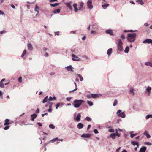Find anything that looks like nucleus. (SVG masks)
<instances>
[{
	"instance_id": "obj_58",
	"label": "nucleus",
	"mask_w": 152,
	"mask_h": 152,
	"mask_svg": "<svg viewBox=\"0 0 152 152\" xmlns=\"http://www.w3.org/2000/svg\"><path fill=\"white\" fill-rule=\"evenodd\" d=\"M4 14V13L2 11L0 10V15H3Z\"/></svg>"
},
{
	"instance_id": "obj_41",
	"label": "nucleus",
	"mask_w": 152,
	"mask_h": 152,
	"mask_svg": "<svg viewBox=\"0 0 152 152\" xmlns=\"http://www.w3.org/2000/svg\"><path fill=\"white\" fill-rule=\"evenodd\" d=\"M22 77H20L18 79V82L20 83H21L22 82Z\"/></svg>"
},
{
	"instance_id": "obj_10",
	"label": "nucleus",
	"mask_w": 152,
	"mask_h": 152,
	"mask_svg": "<svg viewBox=\"0 0 152 152\" xmlns=\"http://www.w3.org/2000/svg\"><path fill=\"white\" fill-rule=\"evenodd\" d=\"M5 79L3 78V79L0 82V87L1 88H4V84L3 83V81H5Z\"/></svg>"
},
{
	"instance_id": "obj_43",
	"label": "nucleus",
	"mask_w": 152,
	"mask_h": 152,
	"mask_svg": "<svg viewBox=\"0 0 152 152\" xmlns=\"http://www.w3.org/2000/svg\"><path fill=\"white\" fill-rule=\"evenodd\" d=\"M84 3L83 2H81L80 4V8H82L84 5Z\"/></svg>"
},
{
	"instance_id": "obj_40",
	"label": "nucleus",
	"mask_w": 152,
	"mask_h": 152,
	"mask_svg": "<svg viewBox=\"0 0 152 152\" xmlns=\"http://www.w3.org/2000/svg\"><path fill=\"white\" fill-rule=\"evenodd\" d=\"M60 103H57V104L56 105V109H57L58 108V107H59L60 106Z\"/></svg>"
},
{
	"instance_id": "obj_1",
	"label": "nucleus",
	"mask_w": 152,
	"mask_h": 152,
	"mask_svg": "<svg viewBox=\"0 0 152 152\" xmlns=\"http://www.w3.org/2000/svg\"><path fill=\"white\" fill-rule=\"evenodd\" d=\"M84 102V101L82 100L76 99L74 101L73 103V104L75 107L78 108L80 107L82 103Z\"/></svg>"
},
{
	"instance_id": "obj_47",
	"label": "nucleus",
	"mask_w": 152,
	"mask_h": 152,
	"mask_svg": "<svg viewBox=\"0 0 152 152\" xmlns=\"http://www.w3.org/2000/svg\"><path fill=\"white\" fill-rule=\"evenodd\" d=\"M48 100L50 101H52L53 100V98L52 97L50 96L49 97Z\"/></svg>"
},
{
	"instance_id": "obj_29",
	"label": "nucleus",
	"mask_w": 152,
	"mask_h": 152,
	"mask_svg": "<svg viewBox=\"0 0 152 152\" xmlns=\"http://www.w3.org/2000/svg\"><path fill=\"white\" fill-rule=\"evenodd\" d=\"M59 4H60V3H55V4H50V5L52 7H54L56 6H58Z\"/></svg>"
},
{
	"instance_id": "obj_25",
	"label": "nucleus",
	"mask_w": 152,
	"mask_h": 152,
	"mask_svg": "<svg viewBox=\"0 0 152 152\" xmlns=\"http://www.w3.org/2000/svg\"><path fill=\"white\" fill-rule=\"evenodd\" d=\"M112 49L111 48H110L108 49L107 51V54L108 55H110L112 53Z\"/></svg>"
},
{
	"instance_id": "obj_50",
	"label": "nucleus",
	"mask_w": 152,
	"mask_h": 152,
	"mask_svg": "<svg viewBox=\"0 0 152 152\" xmlns=\"http://www.w3.org/2000/svg\"><path fill=\"white\" fill-rule=\"evenodd\" d=\"M48 114V113H44V114H42V117H43L44 116V115H47Z\"/></svg>"
},
{
	"instance_id": "obj_35",
	"label": "nucleus",
	"mask_w": 152,
	"mask_h": 152,
	"mask_svg": "<svg viewBox=\"0 0 152 152\" xmlns=\"http://www.w3.org/2000/svg\"><path fill=\"white\" fill-rule=\"evenodd\" d=\"M74 85H75V88L74 90L70 91V92H72L73 91H75V90H77V86L76 83L75 82H74Z\"/></svg>"
},
{
	"instance_id": "obj_53",
	"label": "nucleus",
	"mask_w": 152,
	"mask_h": 152,
	"mask_svg": "<svg viewBox=\"0 0 152 152\" xmlns=\"http://www.w3.org/2000/svg\"><path fill=\"white\" fill-rule=\"evenodd\" d=\"M37 124L39 125V126H42V124L39 122H38L37 123Z\"/></svg>"
},
{
	"instance_id": "obj_26",
	"label": "nucleus",
	"mask_w": 152,
	"mask_h": 152,
	"mask_svg": "<svg viewBox=\"0 0 152 152\" xmlns=\"http://www.w3.org/2000/svg\"><path fill=\"white\" fill-rule=\"evenodd\" d=\"M28 50H32L33 48L32 47V45L31 44H28Z\"/></svg>"
},
{
	"instance_id": "obj_36",
	"label": "nucleus",
	"mask_w": 152,
	"mask_h": 152,
	"mask_svg": "<svg viewBox=\"0 0 152 152\" xmlns=\"http://www.w3.org/2000/svg\"><path fill=\"white\" fill-rule=\"evenodd\" d=\"M150 118H152V115H147L146 117V118L147 119Z\"/></svg>"
},
{
	"instance_id": "obj_5",
	"label": "nucleus",
	"mask_w": 152,
	"mask_h": 152,
	"mask_svg": "<svg viewBox=\"0 0 152 152\" xmlns=\"http://www.w3.org/2000/svg\"><path fill=\"white\" fill-rule=\"evenodd\" d=\"M121 110H118L117 112V114H118H118V115L119 116L122 118H124L125 116V113L124 112L121 113Z\"/></svg>"
},
{
	"instance_id": "obj_48",
	"label": "nucleus",
	"mask_w": 152,
	"mask_h": 152,
	"mask_svg": "<svg viewBox=\"0 0 152 152\" xmlns=\"http://www.w3.org/2000/svg\"><path fill=\"white\" fill-rule=\"evenodd\" d=\"M94 133L95 134H97L99 133L98 131L96 129H94Z\"/></svg>"
},
{
	"instance_id": "obj_24",
	"label": "nucleus",
	"mask_w": 152,
	"mask_h": 152,
	"mask_svg": "<svg viewBox=\"0 0 152 152\" xmlns=\"http://www.w3.org/2000/svg\"><path fill=\"white\" fill-rule=\"evenodd\" d=\"M77 4H74L73 5V6L75 9L74 10L76 12H77L78 10V9L77 7Z\"/></svg>"
},
{
	"instance_id": "obj_46",
	"label": "nucleus",
	"mask_w": 152,
	"mask_h": 152,
	"mask_svg": "<svg viewBox=\"0 0 152 152\" xmlns=\"http://www.w3.org/2000/svg\"><path fill=\"white\" fill-rule=\"evenodd\" d=\"M134 90V89L133 88L130 91V92L131 93H132L133 95H134V93L133 92V91Z\"/></svg>"
},
{
	"instance_id": "obj_64",
	"label": "nucleus",
	"mask_w": 152,
	"mask_h": 152,
	"mask_svg": "<svg viewBox=\"0 0 152 152\" xmlns=\"http://www.w3.org/2000/svg\"><path fill=\"white\" fill-rule=\"evenodd\" d=\"M5 32V31L4 30L2 31H1L0 32L1 34H2L4 33Z\"/></svg>"
},
{
	"instance_id": "obj_17",
	"label": "nucleus",
	"mask_w": 152,
	"mask_h": 152,
	"mask_svg": "<svg viewBox=\"0 0 152 152\" xmlns=\"http://www.w3.org/2000/svg\"><path fill=\"white\" fill-rule=\"evenodd\" d=\"M83 126H84L83 124L81 123H78L77 126V128L79 129H80L83 128Z\"/></svg>"
},
{
	"instance_id": "obj_9",
	"label": "nucleus",
	"mask_w": 152,
	"mask_h": 152,
	"mask_svg": "<svg viewBox=\"0 0 152 152\" xmlns=\"http://www.w3.org/2000/svg\"><path fill=\"white\" fill-rule=\"evenodd\" d=\"M91 134H83L81 136L82 137L89 138L91 136Z\"/></svg>"
},
{
	"instance_id": "obj_49",
	"label": "nucleus",
	"mask_w": 152,
	"mask_h": 152,
	"mask_svg": "<svg viewBox=\"0 0 152 152\" xmlns=\"http://www.w3.org/2000/svg\"><path fill=\"white\" fill-rule=\"evenodd\" d=\"M87 97L88 98H92V95L91 94H89L87 95Z\"/></svg>"
},
{
	"instance_id": "obj_28",
	"label": "nucleus",
	"mask_w": 152,
	"mask_h": 152,
	"mask_svg": "<svg viewBox=\"0 0 152 152\" xmlns=\"http://www.w3.org/2000/svg\"><path fill=\"white\" fill-rule=\"evenodd\" d=\"M48 96H47L46 97H45L44 99H43V101H42V103H44L48 101Z\"/></svg>"
},
{
	"instance_id": "obj_30",
	"label": "nucleus",
	"mask_w": 152,
	"mask_h": 152,
	"mask_svg": "<svg viewBox=\"0 0 152 152\" xmlns=\"http://www.w3.org/2000/svg\"><path fill=\"white\" fill-rule=\"evenodd\" d=\"M110 136L113 139H114L115 138V134L114 133H112L110 134Z\"/></svg>"
},
{
	"instance_id": "obj_27",
	"label": "nucleus",
	"mask_w": 152,
	"mask_h": 152,
	"mask_svg": "<svg viewBox=\"0 0 152 152\" xmlns=\"http://www.w3.org/2000/svg\"><path fill=\"white\" fill-rule=\"evenodd\" d=\"M92 98H96L99 97V95L98 94H92Z\"/></svg>"
},
{
	"instance_id": "obj_62",
	"label": "nucleus",
	"mask_w": 152,
	"mask_h": 152,
	"mask_svg": "<svg viewBox=\"0 0 152 152\" xmlns=\"http://www.w3.org/2000/svg\"><path fill=\"white\" fill-rule=\"evenodd\" d=\"M48 111L49 112H51L52 111V109L51 108H49V109L48 110Z\"/></svg>"
},
{
	"instance_id": "obj_34",
	"label": "nucleus",
	"mask_w": 152,
	"mask_h": 152,
	"mask_svg": "<svg viewBox=\"0 0 152 152\" xmlns=\"http://www.w3.org/2000/svg\"><path fill=\"white\" fill-rule=\"evenodd\" d=\"M77 75L80 78V81H82L83 80V77L82 76L80 75L79 74H77Z\"/></svg>"
},
{
	"instance_id": "obj_11",
	"label": "nucleus",
	"mask_w": 152,
	"mask_h": 152,
	"mask_svg": "<svg viewBox=\"0 0 152 152\" xmlns=\"http://www.w3.org/2000/svg\"><path fill=\"white\" fill-rule=\"evenodd\" d=\"M146 150V147L145 146H143L140 149L139 152H145Z\"/></svg>"
},
{
	"instance_id": "obj_56",
	"label": "nucleus",
	"mask_w": 152,
	"mask_h": 152,
	"mask_svg": "<svg viewBox=\"0 0 152 152\" xmlns=\"http://www.w3.org/2000/svg\"><path fill=\"white\" fill-rule=\"evenodd\" d=\"M71 99V98L70 97H67L66 98V99L67 101H70Z\"/></svg>"
},
{
	"instance_id": "obj_57",
	"label": "nucleus",
	"mask_w": 152,
	"mask_h": 152,
	"mask_svg": "<svg viewBox=\"0 0 152 152\" xmlns=\"http://www.w3.org/2000/svg\"><path fill=\"white\" fill-rule=\"evenodd\" d=\"M26 53V50H24L23 54L25 55Z\"/></svg>"
},
{
	"instance_id": "obj_51",
	"label": "nucleus",
	"mask_w": 152,
	"mask_h": 152,
	"mask_svg": "<svg viewBox=\"0 0 152 152\" xmlns=\"http://www.w3.org/2000/svg\"><path fill=\"white\" fill-rule=\"evenodd\" d=\"M59 32H56L55 33V35H59Z\"/></svg>"
},
{
	"instance_id": "obj_23",
	"label": "nucleus",
	"mask_w": 152,
	"mask_h": 152,
	"mask_svg": "<svg viewBox=\"0 0 152 152\" xmlns=\"http://www.w3.org/2000/svg\"><path fill=\"white\" fill-rule=\"evenodd\" d=\"M60 10L59 9H57L56 10H55L53 11V13L54 14H56L59 13L60 12Z\"/></svg>"
},
{
	"instance_id": "obj_4",
	"label": "nucleus",
	"mask_w": 152,
	"mask_h": 152,
	"mask_svg": "<svg viewBox=\"0 0 152 152\" xmlns=\"http://www.w3.org/2000/svg\"><path fill=\"white\" fill-rule=\"evenodd\" d=\"M122 42L121 40L120 39L118 40V43H117V45L118 50L120 51H122L123 50L122 47Z\"/></svg>"
},
{
	"instance_id": "obj_63",
	"label": "nucleus",
	"mask_w": 152,
	"mask_h": 152,
	"mask_svg": "<svg viewBox=\"0 0 152 152\" xmlns=\"http://www.w3.org/2000/svg\"><path fill=\"white\" fill-rule=\"evenodd\" d=\"M91 127V125H89L88 126L87 128V130H88Z\"/></svg>"
},
{
	"instance_id": "obj_32",
	"label": "nucleus",
	"mask_w": 152,
	"mask_h": 152,
	"mask_svg": "<svg viewBox=\"0 0 152 152\" xmlns=\"http://www.w3.org/2000/svg\"><path fill=\"white\" fill-rule=\"evenodd\" d=\"M129 48L128 46L126 47L125 50H124V52L126 53H127L129 51Z\"/></svg>"
},
{
	"instance_id": "obj_18",
	"label": "nucleus",
	"mask_w": 152,
	"mask_h": 152,
	"mask_svg": "<svg viewBox=\"0 0 152 152\" xmlns=\"http://www.w3.org/2000/svg\"><path fill=\"white\" fill-rule=\"evenodd\" d=\"M131 143L134 146H135L136 145L137 147H138L139 146V144L138 142H135V141H132L131 142Z\"/></svg>"
},
{
	"instance_id": "obj_12",
	"label": "nucleus",
	"mask_w": 152,
	"mask_h": 152,
	"mask_svg": "<svg viewBox=\"0 0 152 152\" xmlns=\"http://www.w3.org/2000/svg\"><path fill=\"white\" fill-rule=\"evenodd\" d=\"M106 33L107 34H109L110 35H113V33L112 32V30L110 29L107 30L106 31Z\"/></svg>"
},
{
	"instance_id": "obj_44",
	"label": "nucleus",
	"mask_w": 152,
	"mask_h": 152,
	"mask_svg": "<svg viewBox=\"0 0 152 152\" xmlns=\"http://www.w3.org/2000/svg\"><path fill=\"white\" fill-rule=\"evenodd\" d=\"M86 120L88 121H90L91 120V118L90 117H86Z\"/></svg>"
},
{
	"instance_id": "obj_55",
	"label": "nucleus",
	"mask_w": 152,
	"mask_h": 152,
	"mask_svg": "<svg viewBox=\"0 0 152 152\" xmlns=\"http://www.w3.org/2000/svg\"><path fill=\"white\" fill-rule=\"evenodd\" d=\"M57 0H50V2H53L55 1H57Z\"/></svg>"
},
{
	"instance_id": "obj_8",
	"label": "nucleus",
	"mask_w": 152,
	"mask_h": 152,
	"mask_svg": "<svg viewBox=\"0 0 152 152\" xmlns=\"http://www.w3.org/2000/svg\"><path fill=\"white\" fill-rule=\"evenodd\" d=\"M72 59L73 61H78L80 60V58L74 54H72Z\"/></svg>"
},
{
	"instance_id": "obj_39",
	"label": "nucleus",
	"mask_w": 152,
	"mask_h": 152,
	"mask_svg": "<svg viewBox=\"0 0 152 152\" xmlns=\"http://www.w3.org/2000/svg\"><path fill=\"white\" fill-rule=\"evenodd\" d=\"M151 64V63L150 62H146L145 63L146 65L149 66H150Z\"/></svg>"
},
{
	"instance_id": "obj_2",
	"label": "nucleus",
	"mask_w": 152,
	"mask_h": 152,
	"mask_svg": "<svg viewBox=\"0 0 152 152\" xmlns=\"http://www.w3.org/2000/svg\"><path fill=\"white\" fill-rule=\"evenodd\" d=\"M127 40L130 42H133L135 40L136 34L135 33L128 34Z\"/></svg>"
},
{
	"instance_id": "obj_38",
	"label": "nucleus",
	"mask_w": 152,
	"mask_h": 152,
	"mask_svg": "<svg viewBox=\"0 0 152 152\" xmlns=\"http://www.w3.org/2000/svg\"><path fill=\"white\" fill-rule=\"evenodd\" d=\"M49 127L52 129H54L55 128V126L53 124H50L49 125Z\"/></svg>"
},
{
	"instance_id": "obj_42",
	"label": "nucleus",
	"mask_w": 152,
	"mask_h": 152,
	"mask_svg": "<svg viewBox=\"0 0 152 152\" xmlns=\"http://www.w3.org/2000/svg\"><path fill=\"white\" fill-rule=\"evenodd\" d=\"M151 88L150 87L148 86L146 90L148 91L149 92L151 90Z\"/></svg>"
},
{
	"instance_id": "obj_6",
	"label": "nucleus",
	"mask_w": 152,
	"mask_h": 152,
	"mask_svg": "<svg viewBox=\"0 0 152 152\" xmlns=\"http://www.w3.org/2000/svg\"><path fill=\"white\" fill-rule=\"evenodd\" d=\"M87 5L88 8L90 9H92L93 8V6L92 5V1L88 0L87 2Z\"/></svg>"
},
{
	"instance_id": "obj_37",
	"label": "nucleus",
	"mask_w": 152,
	"mask_h": 152,
	"mask_svg": "<svg viewBox=\"0 0 152 152\" xmlns=\"http://www.w3.org/2000/svg\"><path fill=\"white\" fill-rule=\"evenodd\" d=\"M118 102L117 101V100L115 99L114 100V102L113 104V106H115L116 105V104H117Z\"/></svg>"
},
{
	"instance_id": "obj_33",
	"label": "nucleus",
	"mask_w": 152,
	"mask_h": 152,
	"mask_svg": "<svg viewBox=\"0 0 152 152\" xmlns=\"http://www.w3.org/2000/svg\"><path fill=\"white\" fill-rule=\"evenodd\" d=\"M87 102L90 106H92L93 104V103L91 101H87Z\"/></svg>"
},
{
	"instance_id": "obj_61",
	"label": "nucleus",
	"mask_w": 152,
	"mask_h": 152,
	"mask_svg": "<svg viewBox=\"0 0 152 152\" xmlns=\"http://www.w3.org/2000/svg\"><path fill=\"white\" fill-rule=\"evenodd\" d=\"M96 33V32L94 31H91V34H92L94 33Z\"/></svg>"
},
{
	"instance_id": "obj_19",
	"label": "nucleus",
	"mask_w": 152,
	"mask_h": 152,
	"mask_svg": "<svg viewBox=\"0 0 152 152\" xmlns=\"http://www.w3.org/2000/svg\"><path fill=\"white\" fill-rule=\"evenodd\" d=\"M109 6V4L107 3H104L103 5H102V7L104 9H106L108 6Z\"/></svg>"
},
{
	"instance_id": "obj_3",
	"label": "nucleus",
	"mask_w": 152,
	"mask_h": 152,
	"mask_svg": "<svg viewBox=\"0 0 152 152\" xmlns=\"http://www.w3.org/2000/svg\"><path fill=\"white\" fill-rule=\"evenodd\" d=\"M11 124L10 120L9 119H7L5 120V123L4 124V126H7L4 128V129L5 130H7L10 127V126H8V125L10 124Z\"/></svg>"
},
{
	"instance_id": "obj_20",
	"label": "nucleus",
	"mask_w": 152,
	"mask_h": 152,
	"mask_svg": "<svg viewBox=\"0 0 152 152\" xmlns=\"http://www.w3.org/2000/svg\"><path fill=\"white\" fill-rule=\"evenodd\" d=\"M37 116V115L35 114H33L31 115V120L32 121H34V119Z\"/></svg>"
},
{
	"instance_id": "obj_52",
	"label": "nucleus",
	"mask_w": 152,
	"mask_h": 152,
	"mask_svg": "<svg viewBox=\"0 0 152 152\" xmlns=\"http://www.w3.org/2000/svg\"><path fill=\"white\" fill-rule=\"evenodd\" d=\"M121 38L122 39H125V37H124V35L123 34L121 35Z\"/></svg>"
},
{
	"instance_id": "obj_7",
	"label": "nucleus",
	"mask_w": 152,
	"mask_h": 152,
	"mask_svg": "<svg viewBox=\"0 0 152 152\" xmlns=\"http://www.w3.org/2000/svg\"><path fill=\"white\" fill-rule=\"evenodd\" d=\"M143 43H151L152 45V40L149 39H147L143 41Z\"/></svg>"
},
{
	"instance_id": "obj_45",
	"label": "nucleus",
	"mask_w": 152,
	"mask_h": 152,
	"mask_svg": "<svg viewBox=\"0 0 152 152\" xmlns=\"http://www.w3.org/2000/svg\"><path fill=\"white\" fill-rule=\"evenodd\" d=\"M145 144L147 145H151V144L149 142H146L145 143Z\"/></svg>"
},
{
	"instance_id": "obj_22",
	"label": "nucleus",
	"mask_w": 152,
	"mask_h": 152,
	"mask_svg": "<svg viewBox=\"0 0 152 152\" xmlns=\"http://www.w3.org/2000/svg\"><path fill=\"white\" fill-rule=\"evenodd\" d=\"M56 140H57V141H60V140H61V141H62L63 140V139H61V140H60L59 139H58V137H56V138L53 140H51L50 142H55L56 141Z\"/></svg>"
},
{
	"instance_id": "obj_54",
	"label": "nucleus",
	"mask_w": 152,
	"mask_h": 152,
	"mask_svg": "<svg viewBox=\"0 0 152 152\" xmlns=\"http://www.w3.org/2000/svg\"><path fill=\"white\" fill-rule=\"evenodd\" d=\"M86 38V36H84L82 38V40H85Z\"/></svg>"
},
{
	"instance_id": "obj_59",
	"label": "nucleus",
	"mask_w": 152,
	"mask_h": 152,
	"mask_svg": "<svg viewBox=\"0 0 152 152\" xmlns=\"http://www.w3.org/2000/svg\"><path fill=\"white\" fill-rule=\"evenodd\" d=\"M39 112V109L38 108L36 110V112L37 113H38Z\"/></svg>"
},
{
	"instance_id": "obj_21",
	"label": "nucleus",
	"mask_w": 152,
	"mask_h": 152,
	"mask_svg": "<svg viewBox=\"0 0 152 152\" xmlns=\"http://www.w3.org/2000/svg\"><path fill=\"white\" fill-rule=\"evenodd\" d=\"M144 135H145L148 138H149L151 137L150 136L148 133L147 131H145L144 132Z\"/></svg>"
},
{
	"instance_id": "obj_14",
	"label": "nucleus",
	"mask_w": 152,
	"mask_h": 152,
	"mask_svg": "<svg viewBox=\"0 0 152 152\" xmlns=\"http://www.w3.org/2000/svg\"><path fill=\"white\" fill-rule=\"evenodd\" d=\"M39 8L38 6L37 5V4L35 7L34 10L35 11L37 12V13L36 14V15L38 14H39Z\"/></svg>"
},
{
	"instance_id": "obj_13",
	"label": "nucleus",
	"mask_w": 152,
	"mask_h": 152,
	"mask_svg": "<svg viewBox=\"0 0 152 152\" xmlns=\"http://www.w3.org/2000/svg\"><path fill=\"white\" fill-rule=\"evenodd\" d=\"M81 118V115L80 113H78L75 119L77 121H78L80 120Z\"/></svg>"
},
{
	"instance_id": "obj_16",
	"label": "nucleus",
	"mask_w": 152,
	"mask_h": 152,
	"mask_svg": "<svg viewBox=\"0 0 152 152\" xmlns=\"http://www.w3.org/2000/svg\"><path fill=\"white\" fill-rule=\"evenodd\" d=\"M66 70L68 71H71L72 72H73L74 71L72 69V66L71 65H70L68 66H67L66 67Z\"/></svg>"
},
{
	"instance_id": "obj_31",
	"label": "nucleus",
	"mask_w": 152,
	"mask_h": 152,
	"mask_svg": "<svg viewBox=\"0 0 152 152\" xmlns=\"http://www.w3.org/2000/svg\"><path fill=\"white\" fill-rule=\"evenodd\" d=\"M136 2L139 3L141 5H142L144 4V3L142 0H137Z\"/></svg>"
},
{
	"instance_id": "obj_15",
	"label": "nucleus",
	"mask_w": 152,
	"mask_h": 152,
	"mask_svg": "<svg viewBox=\"0 0 152 152\" xmlns=\"http://www.w3.org/2000/svg\"><path fill=\"white\" fill-rule=\"evenodd\" d=\"M71 2L67 3H66V6L69 8L71 10H72V7L71 6Z\"/></svg>"
},
{
	"instance_id": "obj_60",
	"label": "nucleus",
	"mask_w": 152,
	"mask_h": 152,
	"mask_svg": "<svg viewBox=\"0 0 152 152\" xmlns=\"http://www.w3.org/2000/svg\"><path fill=\"white\" fill-rule=\"evenodd\" d=\"M134 136V134H131L130 135V137L131 138H132Z\"/></svg>"
}]
</instances>
